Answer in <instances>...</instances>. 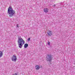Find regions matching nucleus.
I'll list each match as a JSON object with an SVG mask.
<instances>
[{"mask_svg": "<svg viewBox=\"0 0 75 75\" xmlns=\"http://www.w3.org/2000/svg\"><path fill=\"white\" fill-rule=\"evenodd\" d=\"M18 42L19 47L21 48L23 47V45L24 44L25 42L23 38H18Z\"/></svg>", "mask_w": 75, "mask_h": 75, "instance_id": "nucleus-1", "label": "nucleus"}, {"mask_svg": "<svg viewBox=\"0 0 75 75\" xmlns=\"http://www.w3.org/2000/svg\"><path fill=\"white\" fill-rule=\"evenodd\" d=\"M14 11L13 10V9L11 7H9L8 10V13L9 14V17H12L15 13Z\"/></svg>", "mask_w": 75, "mask_h": 75, "instance_id": "nucleus-2", "label": "nucleus"}, {"mask_svg": "<svg viewBox=\"0 0 75 75\" xmlns=\"http://www.w3.org/2000/svg\"><path fill=\"white\" fill-rule=\"evenodd\" d=\"M47 61L50 62L52 60V57L50 54H47L46 57Z\"/></svg>", "mask_w": 75, "mask_h": 75, "instance_id": "nucleus-3", "label": "nucleus"}, {"mask_svg": "<svg viewBox=\"0 0 75 75\" xmlns=\"http://www.w3.org/2000/svg\"><path fill=\"white\" fill-rule=\"evenodd\" d=\"M52 31L50 30H47V34H46V36H47L48 37H50V36H51L52 35Z\"/></svg>", "mask_w": 75, "mask_h": 75, "instance_id": "nucleus-4", "label": "nucleus"}, {"mask_svg": "<svg viewBox=\"0 0 75 75\" xmlns=\"http://www.w3.org/2000/svg\"><path fill=\"white\" fill-rule=\"evenodd\" d=\"M12 61L16 62L17 61V57L14 55L11 58Z\"/></svg>", "mask_w": 75, "mask_h": 75, "instance_id": "nucleus-5", "label": "nucleus"}, {"mask_svg": "<svg viewBox=\"0 0 75 75\" xmlns=\"http://www.w3.org/2000/svg\"><path fill=\"white\" fill-rule=\"evenodd\" d=\"M43 11L45 13H47V12H48L49 11L48 9L46 8H45L43 9Z\"/></svg>", "mask_w": 75, "mask_h": 75, "instance_id": "nucleus-6", "label": "nucleus"}, {"mask_svg": "<svg viewBox=\"0 0 75 75\" xmlns=\"http://www.w3.org/2000/svg\"><path fill=\"white\" fill-rule=\"evenodd\" d=\"M40 68V66H39L38 65H36L35 66V69L37 70H38V69H39Z\"/></svg>", "mask_w": 75, "mask_h": 75, "instance_id": "nucleus-7", "label": "nucleus"}, {"mask_svg": "<svg viewBox=\"0 0 75 75\" xmlns=\"http://www.w3.org/2000/svg\"><path fill=\"white\" fill-rule=\"evenodd\" d=\"M28 44H25L24 45V47L25 48H26L27 47H28Z\"/></svg>", "mask_w": 75, "mask_h": 75, "instance_id": "nucleus-8", "label": "nucleus"}, {"mask_svg": "<svg viewBox=\"0 0 75 75\" xmlns=\"http://www.w3.org/2000/svg\"><path fill=\"white\" fill-rule=\"evenodd\" d=\"M2 56H3V52L0 51V58Z\"/></svg>", "mask_w": 75, "mask_h": 75, "instance_id": "nucleus-9", "label": "nucleus"}, {"mask_svg": "<svg viewBox=\"0 0 75 75\" xmlns=\"http://www.w3.org/2000/svg\"><path fill=\"white\" fill-rule=\"evenodd\" d=\"M12 75H17V73H15V74H12Z\"/></svg>", "mask_w": 75, "mask_h": 75, "instance_id": "nucleus-10", "label": "nucleus"}, {"mask_svg": "<svg viewBox=\"0 0 75 75\" xmlns=\"http://www.w3.org/2000/svg\"><path fill=\"white\" fill-rule=\"evenodd\" d=\"M48 45H50V42H48Z\"/></svg>", "mask_w": 75, "mask_h": 75, "instance_id": "nucleus-11", "label": "nucleus"}, {"mask_svg": "<svg viewBox=\"0 0 75 75\" xmlns=\"http://www.w3.org/2000/svg\"><path fill=\"white\" fill-rule=\"evenodd\" d=\"M55 6H56V5L54 4V5H53L52 7H55Z\"/></svg>", "mask_w": 75, "mask_h": 75, "instance_id": "nucleus-12", "label": "nucleus"}, {"mask_svg": "<svg viewBox=\"0 0 75 75\" xmlns=\"http://www.w3.org/2000/svg\"><path fill=\"white\" fill-rule=\"evenodd\" d=\"M30 38H28V40L29 41H30Z\"/></svg>", "mask_w": 75, "mask_h": 75, "instance_id": "nucleus-13", "label": "nucleus"}, {"mask_svg": "<svg viewBox=\"0 0 75 75\" xmlns=\"http://www.w3.org/2000/svg\"><path fill=\"white\" fill-rule=\"evenodd\" d=\"M16 27H18V25H16Z\"/></svg>", "mask_w": 75, "mask_h": 75, "instance_id": "nucleus-14", "label": "nucleus"}, {"mask_svg": "<svg viewBox=\"0 0 75 75\" xmlns=\"http://www.w3.org/2000/svg\"><path fill=\"white\" fill-rule=\"evenodd\" d=\"M74 62V64H75V61Z\"/></svg>", "mask_w": 75, "mask_h": 75, "instance_id": "nucleus-15", "label": "nucleus"}, {"mask_svg": "<svg viewBox=\"0 0 75 75\" xmlns=\"http://www.w3.org/2000/svg\"><path fill=\"white\" fill-rule=\"evenodd\" d=\"M41 67H42V66H41Z\"/></svg>", "mask_w": 75, "mask_h": 75, "instance_id": "nucleus-16", "label": "nucleus"}]
</instances>
